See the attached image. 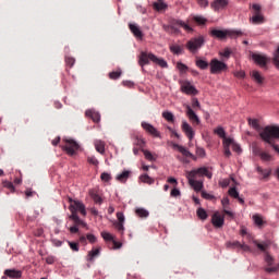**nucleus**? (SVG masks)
I'll return each instance as SVG.
<instances>
[{
  "mask_svg": "<svg viewBox=\"0 0 279 279\" xmlns=\"http://www.w3.org/2000/svg\"><path fill=\"white\" fill-rule=\"evenodd\" d=\"M248 125L252 126L253 130H256V132H259V136L264 143H267V145H270L277 154H279V146L276 145V141L279 140V126H271L268 125L266 128H260V124L258 123V120L256 119H247Z\"/></svg>",
  "mask_w": 279,
  "mask_h": 279,
  "instance_id": "1",
  "label": "nucleus"
},
{
  "mask_svg": "<svg viewBox=\"0 0 279 279\" xmlns=\"http://www.w3.org/2000/svg\"><path fill=\"white\" fill-rule=\"evenodd\" d=\"M208 178L209 180L213 178V173L208 171V168L202 167L196 170L187 171L186 172V178L189 180L190 186L196 191V193H199L204 189V182L197 181V178Z\"/></svg>",
  "mask_w": 279,
  "mask_h": 279,
  "instance_id": "2",
  "label": "nucleus"
},
{
  "mask_svg": "<svg viewBox=\"0 0 279 279\" xmlns=\"http://www.w3.org/2000/svg\"><path fill=\"white\" fill-rule=\"evenodd\" d=\"M68 202L70 203L69 210L71 211L69 219H71L75 226L86 228L87 225L77 216V213H81L83 217H86V206L80 201H73L71 197L68 198Z\"/></svg>",
  "mask_w": 279,
  "mask_h": 279,
  "instance_id": "3",
  "label": "nucleus"
},
{
  "mask_svg": "<svg viewBox=\"0 0 279 279\" xmlns=\"http://www.w3.org/2000/svg\"><path fill=\"white\" fill-rule=\"evenodd\" d=\"M149 60L150 62H154L155 64H158L159 66H161V69H167V66H169V64H167V61H165V59H160L151 52L149 53L141 52L140 59H138L140 66H145V64H149Z\"/></svg>",
  "mask_w": 279,
  "mask_h": 279,
  "instance_id": "4",
  "label": "nucleus"
},
{
  "mask_svg": "<svg viewBox=\"0 0 279 279\" xmlns=\"http://www.w3.org/2000/svg\"><path fill=\"white\" fill-rule=\"evenodd\" d=\"M205 43H206V39L204 38V36L199 35L198 37H194L190 39L186 43L185 47L187 50L191 51V53H197V51H199V49L204 47Z\"/></svg>",
  "mask_w": 279,
  "mask_h": 279,
  "instance_id": "5",
  "label": "nucleus"
},
{
  "mask_svg": "<svg viewBox=\"0 0 279 279\" xmlns=\"http://www.w3.org/2000/svg\"><path fill=\"white\" fill-rule=\"evenodd\" d=\"M209 69L211 75H220V73H226V71H228V64L223 61H219V59H211Z\"/></svg>",
  "mask_w": 279,
  "mask_h": 279,
  "instance_id": "6",
  "label": "nucleus"
},
{
  "mask_svg": "<svg viewBox=\"0 0 279 279\" xmlns=\"http://www.w3.org/2000/svg\"><path fill=\"white\" fill-rule=\"evenodd\" d=\"M61 148L66 153L68 156H75V153L80 149V144L74 140H63Z\"/></svg>",
  "mask_w": 279,
  "mask_h": 279,
  "instance_id": "7",
  "label": "nucleus"
},
{
  "mask_svg": "<svg viewBox=\"0 0 279 279\" xmlns=\"http://www.w3.org/2000/svg\"><path fill=\"white\" fill-rule=\"evenodd\" d=\"M253 16L251 17V22L253 25H262V23H265V16L260 13V4H253Z\"/></svg>",
  "mask_w": 279,
  "mask_h": 279,
  "instance_id": "8",
  "label": "nucleus"
},
{
  "mask_svg": "<svg viewBox=\"0 0 279 279\" xmlns=\"http://www.w3.org/2000/svg\"><path fill=\"white\" fill-rule=\"evenodd\" d=\"M142 129L153 138H162V134L151 123L143 121L141 123Z\"/></svg>",
  "mask_w": 279,
  "mask_h": 279,
  "instance_id": "9",
  "label": "nucleus"
},
{
  "mask_svg": "<svg viewBox=\"0 0 279 279\" xmlns=\"http://www.w3.org/2000/svg\"><path fill=\"white\" fill-rule=\"evenodd\" d=\"M180 85H181V90L185 95H197L198 93L197 88H195V86H193L189 81H181Z\"/></svg>",
  "mask_w": 279,
  "mask_h": 279,
  "instance_id": "10",
  "label": "nucleus"
},
{
  "mask_svg": "<svg viewBox=\"0 0 279 279\" xmlns=\"http://www.w3.org/2000/svg\"><path fill=\"white\" fill-rule=\"evenodd\" d=\"M171 29H174V32H178V27H182L185 32H193V27H191L187 23H185L182 20H172L171 21V25H170Z\"/></svg>",
  "mask_w": 279,
  "mask_h": 279,
  "instance_id": "11",
  "label": "nucleus"
},
{
  "mask_svg": "<svg viewBox=\"0 0 279 279\" xmlns=\"http://www.w3.org/2000/svg\"><path fill=\"white\" fill-rule=\"evenodd\" d=\"M251 57L255 64H258L262 69H265V66H267V62H269V58L265 54L253 53Z\"/></svg>",
  "mask_w": 279,
  "mask_h": 279,
  "instance_id": "12",
  "label": "nucleus"
},
{
  "mask_svg": "<svg viewBox=\"0 0 279 279\" xmlns=\"http://www.w3.org/2000/svg\"><path fill=\"white\" fill-rule=\"evenodd\" d=\"M181 130L185 134V136L189 138V141H193L195 138V130H193V126H191L189 122L182 121Z\"/></svg>",
  "mask_w": 279,
  "mask_h": 279,
  "instance_id": "13",
  "label": "nucleus"
},
{
  "mask_svg": "<svg viewBox=\"0 0 279 279\" xmlns=\"http://www.w3.org/2000/svg\"><path fill=\"white\" fill-rule=\"evenodd\" d=\"M185 110H186L185 114L193 125H199V123H202V121L199 120V117H197V113L193 111V108H191V106L187 105L185 107Z\"/></svg>",
  "mask_w": 279,
  "mask_h": 279,
  "instance_id": "14",
  "label": "nucleus"
},
{
  "mask_svg": "<svg viewBox=\"0 0 279 279\" xmlns=\"http://www.w3.org/2000/svg\"><path fill=\"white\" fill-rule=\"evenodd\" d=\"M211 223L214 228H223V223H226V219L223 218V216H221V214H219V211H216L211 216Z\"/></svg>",
  "mask_w": 279,
  "mask_h": 279,
  "instance_id": "15",
  "label": "nucleus"
},
{
  "mask_svg": "<svg viewBox=\"0 0 279 279\" xmlns=\"http://www.w3.org/2000/svg\"><path fill=\"white\" fill-rule=\"evenodd\" d=\"M230 0H214L211 2V8L215 12H219V10H223L228 8Z\"/></svg>",
  "mask_w": 279,
  "mask_h": 279,
  "instance_id": "16",
  "label": "nucleus"
},
{
  "mask_svg": "<svg viewBox=\"0 0 279 279\" xmlns=\"http://www.w3.org/2000/svg\"><path fill=\"white\" fill-rule=\"evenodd\" d=\"M210 36H213L214 38H218V40H223L228 38V29L221 31V29L213 28L210 31Z\"/></svg>",
  "mask_w": 279,
  "mask_h": 279,
  "instance_id": "17",
  "label": "nucleus"
},
{
  "mask_svg": "<svg viewBox=\"0 0 279 279\" xmlns=\"http://www.w3.org/2000/svg\"><path fill=\"white\" fill-rule=\"evenodd\" d=\"M167 182H168L169 184H173V186H174V189H173V190L171 191V193H170L171 197H180L181 193H180V191L175 187V186H178V180H177L175 178H173V177H170V178H168Z\"/></svg>",
  "mask_w": 279,
  "mask_h": 279,
  "instance_id": "18",
  "label": "nucleus"
},
{
  "mask_svg": "<svg viewBox=\"0 0 279 279\" xmlns=\"http://www.w3.org/2000/svg\"><path fill=\"white\" fill-rule=\"evenodd\" d=\"M4 276H7L8 278L20 279V278H22L23 272L21 270H16V269H7V270H4Z\"/></svg>",
  "mask_w": 279,
  "mask_h": 279,
  "instance_id": "19",
  "label": "nucleus"
},
{
  "mask_svg": "<svg viewBox=\"0 0 279 279\" xmlns=\"http://www.w3.org/2000/svg\"><path fill=\"white\" fill-rule=\"evenodd\" d=\"M223 145V153L226 158H230L232 156V153L230 151V145H232V138H225L222 142Z\"/></svg>",
  "mask_w": 279,
  "mask_h": 279,
  "instance_id": "20",
  "label": "nucleus"
},
{
  "mask_svg": "<svg viewBox=\"0 0 279 279\" xmlns=\"http://www.w3.org/2000/svg\"><path fill=\"white\" fill-rule=\"evenodd\" d=\"M173 148L178 149L182 156H185V158H194L193 154L189 151L184 146H181L180 144H173Z\"/></svg>",
  "mask_w": 279,
  "mask_h": 279,
  "instance_id": "21",
  "label": "nucleus"
},
{
  "mask_svg": "<svg viewBox=\"0 0 279 279\" xmlns=\"http://www.w3.org/2000/svg\"><path fill=\"white\" fill-rule=\"evenodd\" d=\"M95 149L98 151V154H101L102 156L106 154V142L96 140L95 143Z\"/></svg>",
  "mask_w": 279,
  "mask_h": 279,
  "instance_id": "22",
  "label": "nucleus"
},
{
  "mask_svg": "<svg viewBox=\"0 0 279 279\" xmlns=\"http://www.w3.org/2000/svg\"><path fill=\"white\" fill-rule=\"evenodd\" d=\"M129 28L135 38H143V31L136 24H129Z\"/></svg>",
  "mask_w": 279,
  "mask_h": 279,
  "instance_id": "23",
  "label": "nucleus"
},
{
  "mask_svg": "<svg viewBox=\"0 0 279 279\" xmlns=\"http://www.w3.org/2000/svg\"><path fill=\"white\" fill-rule=\"evenodd\" d=\"M86 117L92 118V120L94 121V123H99V121H101V116L99 114V112L97 111H93V110H87L85 112Z\"/></svg>",
  "mask_w": 279,
  "mask_h": 279,
  "instance_id": "24",
  "label": "nucleus"
},
{
  "mask_svg": "<svg viewBox=\"0 0 279 279\" xmlns=\"http://www.w3.org/2000/svg\"><path fill=\"white\" fill-rule=\"evenodd\" d=\"M131 174L132 172L130 170H124L122 173L116 177V180H118V182H128Z\"/></svg>",
  "mask_w": 279,
  "mask_h": 279,
  "instance_id": "25",
  "label": "nucleus"
},
{
  "mask_svg": "<svg viewBox=\"0 0 279 279\" xmlns=\"http://www.w3.org/2000/svg\"><path fill=\"white\" fill-rule=\"evenodd\" d=\"M99 253H100V248H93L92 251L88 252L87 260L92 263V260H95V258L99 256Z\"/></svg>",
  "mask_w": 279,
  "mask_h": 279,
  "instance_id": "26",
  "label": "nucleus"
},
{
  "mask_svg": "<svg viewBox=\"0 0 279 279\" xmlns=\"http://www.w3.org/2000/svg\"><path fill=\"white\" fill-rule=\"evenodd\" d=\"M89 197H92V199L95 202V204H102L104 199L101 198V196H99V194H97V192L95 191H89Z\"/></svg>",
  "mask_w": 279,
  "mask_h": 279,
  "instance_id": "27",
  "label": "nucleus"
},
{
  "mask_svg": "<svg viewBox=\"0 0 279 279\" xmlns=\"http://www.w3.org/2000/svg\"><path fill=\"white\" fill-rule=\"evenodd\" d=\"M253 221L258 228H263V226H265V220H263V216L258 214L253 216Z\"/></svg>",
  "mask_w": 279,
  "mask_h": 279,
  "instance_id": "28",
  "label": "nucleus"
},
{
  "mask_svg": "<svg viewBox=\"0 0 279 279\" xmlns=\"http://www.w3.org/2000/svg\"><path fill=\"white\" fill-rule=\"evenodd\" d=\"M196 66L198 69H202V71H206V69H208V66H210V64L207 61L203 60V59H197L196 60Z\"/></svg>",
  "mask_w": 279,
  "mask_h": 279,
  "instance_id": "29",
  "label": "nucleus"
},
{
  "mask_svg": "<svg viewBox=\"0 0 279 279\" xmlns=\"http://www.w3.org/2000/svg\"><path fill=\"white\" fill-rule=\"evenodd\" d=\"M252 77L257 82V84H263V82L265 81L263 75H260V72L256 70L252 72Z\"/></svg>",
  "mask_w": 279,
  "mask_h": 279,
  "instance_id": "30",
  "label": "nucleus"
},
{
  "mask_svg": "<svg viewBox=\"0 0 279 279\" xmlns=\"http://www.w3.org/2000/svg\"><path fill=\"white\" fill-rule=\"evenodd\" d=\"M170 51H171V53H174V56H180V53H182V51H183V48L180 45H171Z\"/></svg>",
  "mask_w": 279,
  "mask_h": 279,
  "instance_id": "31",
  "label": "nucleus"
},
{
  "mask_svg": "<svg viewBox=\"0 0 279 279\" xmlns=\"http://www.w3.org/2000/svg\"><path fill=\"white\" fill-rule=\"evenodd\" d=\"M135 214L137 215V217H141L142 219L149 217V211H147L145 208H137L135 210Z\"/></svg>",
  "mask_w": 279,
  "mask_h": 279,
  "instance_id": "32",
  "label": "nucleus"
},
{
  "mask_svg": "<svg viewBox=\"0 0 279 279\" xmlns=\"http://www.w3.org/2000/svg\"><path fill=\"white\" fill-rule=\"evenodd\" d=\"M193 21L197 23V25H206V23L208 22V20H206V17L202 16V15H194Z\"/></svg>",
  "mask_w": 279,
  "mask_h": 279,
  "instance_id": "33",
  "label": "nucleus"
},
{
  "mask_svg": "<svg viewBox=\"0 0 279 279\" xmlns=\"http://www.w3.org/2000/svg\"><path fill=\"white\" fill-rule=\"evenodd\" d=\"M162 117L166 121H169V123H173L175 121V116H173L171 111H163Z\"/></svg>",
  "mask_w": 279,
  "mask_h": 279,
  "instance_id": "34",
  "label": "nucleus"
},
{
  "mask_svg": "<svg viewBox=\"0 0 279 279\" xmlns=\"http://www.w3.org/2000/svg\"><path fill=\"white\" fill-rule=\"evenodd\" d=\"M253 243L254 245H256V247L260 250V252H267V247H269V245L266 242L259 243L257 240H254Z\"/></svg>",
  "mask_w": 279,
  "mask_h": 279,
  "instance_id": "35",
  "label": "nucleus"
},
{
  "mask_svg": "<svg viewBox=\"0 0 279 279\" xmlns=\"http://www.w3.org/2000/svg\"><path fill=\"white\" fill-rule=\"evenodd\" d=\"M215 134H217V136H219L220 138H223V141H226V138H230V137H226V130H223V128L219 126L216 130H214Z\"/></svg>",
  "mask_w": 279,
  "mask_h": 279,
  "instance_id": "36",
  "label": "nucleus"
},
{
  "mask_svg": "<svg viewBox=\"0 0 279 279\" xmlns=\"http://www.w3.org/2000/svg\"><path fill=\"white\" fill-rule=\"evenodd\" d=\"M243 32L241 31H228L227 29V36H229V38H239V36H242Z\"/></svg>",
  "mask_w": 279,
  "mask_h": 279,
  "instance_id": "37",
  "label": "nucleus"
},
{
  "mask_svg": "<svg viewBox=\"0 0 279 279\" xmlns=\"http://www.w3.org/2000/svg\"><path fill=\"white\" fill-rule=\"evenodd\" d=\"M141 182H144V184H154V179L149 177L148 174H142L140 177Z\"/></svg>",
  "mask_w": 279,
  "mask_h": 279,
  "instance_id": "38",
  "label": "nucleus"
},
{
  "mask_svg": "<svg viewBox=\"0 0 279 279\" xmlns=\"http://www.w3.org/2000/svg\"><path fill=\"white\" fill-rule=\"evenodd\" d=\"M142 151H143L146 160H149L150 162H155L156 156H154V154H151V151L145 150V149H143Z\"/></svg>",
  "mask_w": 279,
  "mask_h": 279,
  "instance_id": "39",
  "label": "nucleus"
},
{
  "mask_svg": "<svg viewBox=\"0 0 279 279\" xmlns=\"http://www.w3.org/2000/svg\"><path fill=\"white\" fill-rule=\"evenodd\" d=\"M154 10L157 12H162V10H167V5L163 2H155L154 4Z\"/></svg>",
  "mask_w": 279,
  "mask_h": 279,
  "instance_id": "40",
  "label": "nucleus"
},
{
  "mask_svg": "<svg viewBox=\"0 0 279 279\" xmlns=\"http://www.w3.org/2000/svg\"><path fill=\"white\" fill-rule=\"evenodd\" d=\"M242 243L239 241L228 242L227 247H231V250H241Z\"/></svg>",
  "mask_w": 279,
  "mask_h": 279,
  "instance_id": "41",
  "label": "nucleus"
},
{
  "mask_svg": "<svg viewBox=\"0 0 279 279\" xmlns=\"http://www.w3.org/2000/svg\"><path fill=\"white\" fill-rule=\"evenodd\" d=\"M197 217H199L203 221H205V219H208V214L206 213V210L204 208H198Z\"/></svg>",
  "mask_w": 279,
  "mask_h": 279,
  "instance_id": "42",
  "label": "nucleus"
},
{
  "mask_svg": "<svg viewBox=\"0 0 279 279\" xmlns=\"http://www.w3.org/2000/svg\"><path fill=\"white\" fill-rule=\"evenodd\" d=\"M177 69L180 71V73H186L189 71V66L182 62L177 63Z\"/></svg>",
  "mask_w": 279,
  "mask_h": 279,
  "instance_id": "43",
  "label": "nucleus"
},
{
  "mask_svg": "<svg viewBox=\"0 0 279 279\" xmlns=\"http://www.w3.org/2000/svg\"><path fill=\"white\" fill-rule=\"evenodd\" d=\"M113 227L116 228V230H118V232H121V234H123V232H125V227L123 226L122 222H113Z\"/></svg>",
  "mask_w": 279,
  "mask_h": 279,
  "instance_id": "44",
  "label": "nucleus"
},
{
  "mask_svg": "<svg viewBox=\"0 0 279 279\" xmlns=\"http://www.w3.org/2000/svg\"><path fill=\"white\" fill-rule=\"evenodd\" d=\"M87 162L89 165H94V167H99V160H97V157H95V156H88Z\"/></svg>",
  "mask_w": 279,
  "mask_h": 279,
  "instance_id": "45",
  "label": "nucleus"
},
{
  "mask_svg": "<svg viewBox=\"0 0 279 279\" xmlns=\"http://www.w3.org/2000/svg\"><path fill=\"white\" fill-rule=\"evenodd\" d=\"M121 74H122L121 70L110 72L109 78L110 80H119V77H121Z\"/></svg>",
  "mask_w": 279,
  "mask_h": 279,
  "instance_id": "46",
  "label": "nucleus"
},
{
  "mask_svg": "<svg viewBox=\"0 0 279 279\" xmlns=\"http://www.w3.org/2000/svg\"><path fill=\"white\" fill-rule=\"evenodd\" d=\"M229 195L233 197V199H239V191H236V187L229 189Z\"/></svg>",
  "mask_w": 279,
  "mask_h": 279,
  "instance_id": "47",
  "label": "nucleus"
},
{
  "mask_svg": "<svg viewBox=\"0 0 279 279\" xmlns=\"http://www.w3.org/2000/svg\"><path fill=\"white\" fill-rule=\"evenodd\" d=\"M219 56H221V58H226L228 60V58H230V56H232V50H230V48H226L222 52H219Z\"/></svg>",
  "mask_w": 279,
  "mask_h": 279,
  "instance_id": "48",
  "label": "nucleus"
},
{
  "mask_svg": "<svg viewBox=\"0 0 279 279\" xmlns=\"http://www.w3.org/2000/svg\"><path fill=\"white\" fill-rule=\"evenodd\" d=\"M68 244H69L70 248H71L73 252H80V244H78V243L68 241Z\"/></svg>",
  "mask_w": 279,
  "mask_h": 279,
  "instance_id": "49",
  "label": "nucleus"
},
{
  "mask_svg": "<svg viewBox=\"0 0 279 279\" xmlns=\"http://www.w3.org/2000/svg\"><path fill=\"white\" fill-rule=\"evenodd\" d=\"M101 236H102V239L105 240V241H114V236H112V234L111 233H108V232H101Z\"/></svg>",
  "mask_w": 279,
  "mask_h": 279,
  "instance_id": "50",
  "label": "nucleus"
},
{
  "mask_svg": "<svg viewBox=\"0 0 279 279\" xmlns=\"http://www.w3.org/2000/svg\"><path fill=\"white\" fill-rule=\"evenodd\" d=\"M230 147H232V150L235 151L236 154H241V146L232 140V143L230 144Z\"/></svg>",
  "mask_w": 279,
  "mask_h": 279,
  "instance_id": "51",
  "label": "nucleus"
},
{
  "mask_svg": "<svg viewBox=\"0 0 279 279\" xmlns=\"http://www.w3.org/2000/svg\"><path fill=\"white\" fill-rule=\"evenodd\" d=\"M100 180H102V182H110V180H112V177L108 172H102L100 175Z\"/></svg>",
  "mask_w": 279,
  "mask_h": 279,
  "instance_id": "52",
  "label": "nucleus"
},
{
  "mask_svg": "<svg viewBox=\"0 0 279 279\" xmlns=\"http://www.w3.org/2000/svg\"><path fill=\"white\" fill-rule=\"evenodd\" d=\"M252 149L255 156H260L263 154V149H260V147H258V145L256 144H253Z\"/></svg>",
  "mask_w": 279,
  "mask_h": 279,
  "instance_id": "53",
  "label": "nucleus"
},
{
  "mask_svg": "<svg viewBox=\"0 0 279 279\" xmlns=\"http://www.w3.org/2000/svg\"><path fill=\"white\" fill-rule=\"evenodd\" d=\"M196 156L199 158H204L206 156V150L199 146L196 147Z\"/></svg>",
  "mask_w": 279,
  "mask_h": 279,
  "instance_id": "54",
  "label": "nucleus"
},
{
  "mask_svg": "<svg viewBox=\"0 0 279 279\" xmlns=\"http://www.w3.org/2000/svg\"><path fill=\"white\" fill-rule=\"evenodd\" d=\"M117 219H118L117 223H125V216L123 215V213L118 211Z\"/></svg>",
  "mask_w": 279,
  "mask_h": 279,
  "instance_id": "55",
  "label": "nucleus"
},
{
  "mask_svg": "<svg viewBox=\"0 0 279 279\" xmlns=\"http://www.w3.org/2000/svg\"><path fill=\"white\" fill-rule=\"evenodd\" d=\"M135 145H137V147H145V140L143 137H136L135 138Z\"/></svg>",
  "mask_w": 279,
  "mask_h": 279,
  "instance_id": "56",
  "label": "nucleus"
},
{
  "mask_svg": "<svg viewBox=\"0 0 279 279\" xmlns=\"http://www.w3.org/2000/svg\"><path fill=\"white\" fill-rule=\"evenodd\" d=\"M259 158H262V160H265L266 162H269V160H271V155H269L266 151H262V155H259Z\"/></svg>",
  "mask_w": 279,
  "mask_h": 279,
  "instance_id": "57",
  "label": "nucleus"
},
{
  "mask_svg": "<svg viewBox=\"0 0 279 279\" xmlns=\"http://www.w3.org/2000/svg\"><path fill=\"white\" fill-rule=\"evenodd\" d=\"M86 239H87L88 243H97V236H95V234H93V233H87Z\"/></svg>",
  "mask_w": 279,
  "mask_h": 279,
  "instance_id": "58",
  "label": "nucleus"
},
{
  "mask_svg": "<svg viewBox=\"0 0 279 279\" xmlns=\"http://www.w3.org/2000/svg\"><path fill=\"white\" fill-rule=\"evenodd\" d=\"M274 62H275V66H277V69H279V46L277 47L275 58H274Z\"/></svg>",
  "mask_w": 279,
  "mask_h": 279,
  "instance_id": "59",
  "label": "nucleus"
},
{
  "mask_svg": "<svg viewBox=\"0 0 279 279\" xmlns=\"http://www.w3.org/2000/svg\"><path fill=\"white\" fill-rule=\"evenodd\" d=\"M257 172L263 175V178H269V170H263L260 167H257Z\"/></svg>",
  "mask_w": 279,
  "mask_h": 279,
  "instance_id": "60",
  "label": "nucleus"
},
{
  "mask_svg": "<svg viewBox=\"0 0 279 279\" xmlns=\"http://www.w3.org/2000/svg\"><path fill=\"white\" fill-rule=\"evenodd\" d=\"M219 184L222 189H227V186H230V179H225L222 181H219Z\"/></svg>",
  "mask_w": 279,
  "mask_h": 279,
  "instance_id": "61",
  "label": "nucleus"
},
{
  "mask_svg": "<svg viewBox=\"0 0 279 279\" xmlns=\"http://www.w3.org/2000/svg\"><path fill=\"white\" fill-rule=\"evenodd\" d=\"M65 64H68V66H73V64H75V59L72 57H66Z\"/></svg>",
  "mask_w": 279,
  "mask_h": 279,
  "instance_id": "62",
  "label": "nucleus"
},
{
  "mask_svg": "<svg viewBox=\"0 0 279 279\" xmlns=\"http://www.w3.org/2000/svg\"><path fill=\"white\" fill-rule=\"evenodd\" d=\"M265 260H266L267 265H269V266L274 265V257H271V255L266 254Z\"/></svg>",
  "mask_w": 279,
  "mask_h": 279,
  "instance_id": "63",
  "label": "nucleus"
},
{
  "mask_svg": "<svg viewBox=\"0 0 279 279\" xmlns=\"http://www.w3.org/2000/svg\"><path fill=\"white\" fill-rule=\"evenodd\" d=\"M201 8H208V0H197Z\"/></svg>",
  "mask_w": 279,
  "mask_h": 279,
  "instance_id": "64",
  "label": "nucleus"
}]
</instances>
